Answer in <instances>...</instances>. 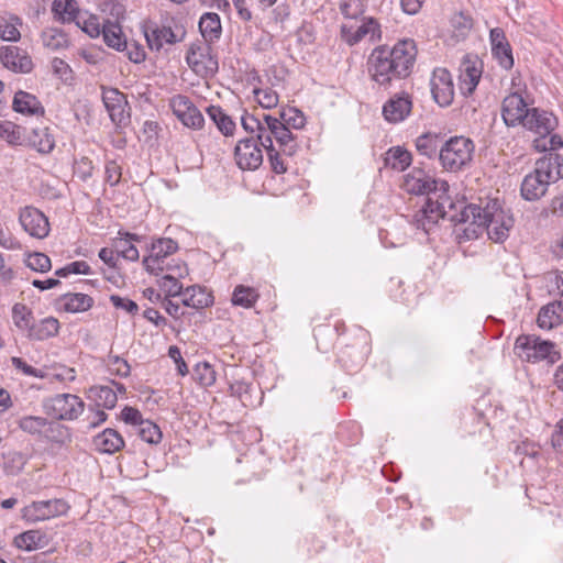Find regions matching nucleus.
I'll return each instance as SVG.
<instances>
[{
    "mask_svg": "<svg viewBox=\"0 0 563 563\" xmlns=\"http://www.w3.org/2000/svg\"><path fill=\"white\" fill-rule=\"evenodd\" d=\"M459 227V234L465 240L477 239L484 231L495 243H504L509 238L515 220L509 210L501 208L497 199L479 206H462L460 213L451 218Z\"/></svg>",
    "mask_w": 563,
    "mask_h": 563,
    "instance_id": "obj_1",
    "label": "nucleus"
},
{
    "mask_svg": "<svg viewBox=\"0 0 563 563\" xmlns=\"http://www.w3.org/2000/svg\"><path fill=\"white\" fill-rule=\"evenodd\" d=\"M416 57V43L409 38L399 41L393 48L375 47L367 60L369 76L379 86L388 87L393 80L411 74Z\"/></svg>",
    "mask_w": 563,
    "mask_h": 563,
    "instance_id": "obj_2",
    "label": "nucleus"
},
{
    "mask_svg": "<svg viewBox=\"0 0 563 563\" xmlns=\"http://www.w3.org/2000/svg\"><path fill=\"white\" fill-rule=\"evenodd\" d=\"M344 322H336L334 328L319 325L314 329V339L320 351L327 352L332 345L334 335L339 336L340 349L338 362L349 374L357 372L366 361L369 353V333L363 328H355L351 335L342 336L345 332Z\"/></svg>",
    "mask_w": 563,
    "mask_h": 563,
    "instance_id": "obj_3",
    "label": "nucleus"
},
{
    "mask_svg": "<svg viewBox=\"0 0 563 563\" xmlns=\"http://www.w3.org/2000/svg\"><path fill=\"white\" fill-rule=\"evenodd\" d=\"M563 177V156L550 153L537 159L534 168L525 176L521 186V197L527 201H537L548 191L552 183Z\"/></svg>",
    "mask_w": 563,
    "mask_h": 563,
    "instance_id": "obj_4",
    "label": "nucleus"
},
{
    "mask_svg": "<svg viewBox=\"0 0 563 563\" xmlns=\"http://www.w3.org/2000/svg\"><path fill=\"white\" fill-rule=\"evenodd\" d=\"M448 181H441L438 192L433 194L437 197L435 200L432 197H428L424 206L412 216L411 223L417 229L428 233L430 229L437 224L440 218H448L453 222L451 218L459 214L460 210L453 211V209H455V205L448 197ZM454 223L456 224L455 221Z\"/></svg>",
    "mask_w": 563,
    "mask_h": 563,
    "instance_id": "obj_5",
    "label": "nucleus"
},
{
    "mask_svg": "<svg viewBox=\"0 0 563 563\" xmlns=\"http://www.w3.org/2000/svg\"><path fill=\"white\" fill-rule=\"evenodd\" d=\"M515 354L523 362L539 363L547 361L553 365L561 360V353L555 343L542 340L534 334H521L517 338L514 346Z\"/></svg>",
    "mask_w": 563,
    "mask_h": 563,
    "instance_id": "obj_6",
    "label": "nucleus"
},
{
    "mask_svg": "<svg viewBox=\"0 0 563 563\" xmlns=\"http://www.w3.org/2000/svg\"><path fill=\"white\" fill-rule=\"evenodd\" d=\"M474 148L471 139L452 136L441 145L439 161L445 170L456 173L471 163Z\"/></svg>",
    "mask_w": 563,
    "mask_h": 563,
    "instance_id": "obj_7",
    "label": "nucleus"
},
{
    "mask_svg": "<svg viewBox=\"0 0 563 563\" xmlns=\"http://www.w3.org/2000/svg\"><path fill=\"white\" fill-rule=\"evenodd\" d=\"M186 62L191 70L202 78H212L219 70L217 55L212 53V47L206 42L191 43Z\"/></svg>",
    "mask_w": 563,
    "mask_h": 563,
    "instance_id": "obj_8",
    "label": "nucleus"
},
{
    "mask_svg": "<svg viewBox=\"0 0 563 563\" xmlns=\"http://www.w3.org/2000/svg\"><path fill=\"white\" fill-rule=\"evenodd\" d=\"M47 415L57 420H74L82 413L85 402L73 394H58L44 402Z\"/></svg>",
    "mask_w": 563,
    "mask_h": 563,
    "instance_id": "obj_9",
    "label": "nucleus"
},
{
    "mask_svg": "<svg viewBox=\"0 0 563 563\" xmlns=\"http://www.w3.org/2000/svg\"><path fill=\"white\" fill-rule=\"evenodd\" d=\"M101 99L117 128H125L131 121V108L126 96L118 88L101 87Z\"/></svg>",
    "mask_w": 563,
    "mask_h": 563,
    "instance_id": "obj_10",
    "label": "nucleus"
},
{
    "mask_svg": "<svg viewBox=\"0 0 563 563\" xmlns=\"http://www.w3.org/2000/svg\"><path fill=\"white\" fill-rule=\"evenodd\" d=\"M178 250L176 241L169 238H161L154 241L150 254L143 258V265L150 274L159 276L165 269V260Z\"/></svg>",
    "mask_w": 563,
    "mask_h": 563,
    "instance_id": "obj_11",
    "label": "nucleus"
},
{
    "mask_svg": "<svg viewBox=\"0 0 563 563\" xmlns=\"http://www.w3.org/2000/svg\"><path fill=\"white\" fill-rule=\"evenodd\" d=\"M340 35L343 42L349 46H353L365 37H368L371 42L379 41L382 31L377 20L369 16L363 18L362 24L358 26L347 23L342 24Z\"/></svg>",
    "mask_w": 563,
    "mask_h": 563,
    "instance_id": "obj_12",
    "label": "nucleus"
},
{
    "mask_svg": "<svg viewBox=\"0 0 563 563\" xmlns=\"http://www.w3.org/2000/svg\"><path fill=\"white\" fill-rule=\"evenodd\" d=\"M254 136L240 140L234 147V159L242 170H256L263 163L262 146Z\"/></svg>",
    "mask_w": 563,
    "mask_h": 563,
    "instance_id": "obj_13",
    "label": "nucleus"
},
{
    "mask_svg": "<svg viewBox=\"0 0 563 563\" xmlns=\"http://www.w3.org/2000/svg\"><path fill=\"white\" fill-rule=\"evenodd\" d=\"M265 130L272 141L275 139L278 148H280L285 156H292L297 152L296 136L278 118L271 114L265 115Z\"/></svg>",
    "mask_w": 563,
    "mask_h": 563,
    "instance_id": "obj_14",
    "label": "nucleus"
},
{
    "mask_svg": "<svg viewBox=\"0 0 563 563\" xmlns=\"http://www.w3.org/2000/svg\"><path fill=\"white\" fill-rule=\"evenodd\" d=\"M169 106L176 118L187 128L192 130L202 129L205 118L194 102L184 95L174 96Z\"/></svg>",
    "mask_w": 563,
    "mask_h": 563,
    "instance_id": "obj_15",
    "label": "nucleus"
},
{
    "mask_svg": "<svg viewBox=\"0 0 563 563\" xmlns=\"http://www.w3.org/2000/svg\"><path fill=\"white\" fill-rule=\"evenodd\" d=\"M430 173L421 167H413L410 173L404 176V188L412 195L437 194L440 183Z\"/></svg>",
    "mask_w": 563,
    "mask_h": 563,
    "instance_id": "obj_16",
    "label": "nucleus"
},
{
    "mask_svg": "<svg viewBox=\"0 0 563 563\" xmlns=\"http://www.w3.org/2000/svg\"><path fill=\"white\" fill-rule=\"evenodd\" d=\"M530 109L520 93L512 92L501 102L503 121L508 128L522 126Z\"/></svg>",
    "mask_w": 563,
    "mask_h": 563,
    "instance_id": "obj_17",
    "label": "nucleus"
},
{
    "mask_svg": "<svg viewBox=\"0 0 563 563\" xmlns=\"http://www.w3.org/2000/svg\"><path fill=\"white\" fill-rule=\"evenodd\" d=\"M430 86L433 99L439 106L446 107L452 103L454 85L448 69L442 67L435 68L430 80Z\"/></svg>",
    "mask_w": 563,
    "mask_h": 563,
    "instance_id": "obj_18",
    "label": "nucleus"
},
{
    "mask_svg": "<svg viewBox=\"0 0 563 563\" xmlns=\"http://www.w3.org/2000/svg\"><path fill=\"white\" fill-rule=\"evenodd\" d=\"M482 62L477 56L467 55L461 63L459 88L464 96L472 95L482 77Z\"/></svg>",
    "mask_w": 563,
    "mask_h": 563,
    "instance_id": "obj_19",
    "label": "nucleus"
},
{
    "mask_svg": "<svg viewBox=\"0 0 563 563\" xmlns=\"http://www.w3.org/2000/svg\"><path fill=\"white\" fill-rule=\"evenodd\" d=\"M522 126L537 134L538 137L550 135L558 126L556 117L547 110L540 108H531L528 117L523 121Z\"/></svg>",
    "mask_w": 563,
    "mask_h": 563,
    "instance_id": "obj_20",
    "label": "nucleus"
},
{
    "mask_svg": "<svg viewBox=\"0 0 563 563\" xmlns=\"http://www.w3.org/2000/svg\"><path fill=\"white\" fill-rule=\"evenodd\" d=\"M0 62L13 73L27 74L33 69V62L26 51L12 45L0 47Z\"/></svg>",
    "mask_w": 563,
    "mask_h": 563,
    "instance_id": "obj_21",
    "label": "nucleus"
},
{
    "mask_svg": "<svg viewBox=\"0 0 563 563\" xmlns=\"http://www.w3.org/2000/svg\"><path fill=\"white\" fill-rule=\"evenodd\" d=\"M23 229L33 238L44 239L49 233V223L43 212L33 207H25L19 217Z\"/></svg>",
    "mask_w": 563,
    "mask_h": 563,
    "instance_id": "obj_22",
    "label": "nucleus"
},
{
    "mask_svg": "<svg viewBox=\"0 0 563 563\" xmlns=\"http://www.w3.org/2000/svg\"><path fill=\"white\" fill-rule=\"evenodd\" d=\"M412 101L407 93H396L383 106V115L389 123L402 122L411 112Z\"/></svg>",
    "mask_w": 563,
    "mask_h": 563,
    "instance_id": "obj_23",
    "label": "nucleus"
},
{
    "mask_svg": "<svg viewBox=\"0 0 563 563\" xmlns=\"http://www.w3.org/2000/svg\"><path fill=\"white\" fill-rule=\"evenodd\" d=\"M186 32L184 30L174 32L170 26H156L145 30V37L151 49L159 51L164 44L181 42Z\"/></svg>",
    "mask_w": 563,
    "mask_h": 563,
    "instance_id": "obj_24",
    "label": "nucleus"
},
{
    "mask_svg": "<svg viewBox=\"0 0 563 563\" xmlns=\"http://www.w3.org/2000/svg\"><path fill=\"white\" fill-rule=\"evenodd\" d=\"M93 303V298L82 292H67L60 295L56 300V305L59 309L70 313L85 312L89 310Z\"/></svg>",
    "mask_w": 563,
    "mask_h": 563,
    "instance_id": "obj_25",
    "label": "nucleus"
},
{
    "mask_svg": "<svg viewBox=\"0 0 563 563\" xmlns=\"http://www.w3.org/2000/svg\"><path fill=\"white\" fill-rule=\"evenodd\" d=\"M12 109L24 115H40L45 114V109L41 101L32 93L19 90L15 92Z\"/></svg>",
    "mask_w": 563,
    "mask_h": 563,
    "instance_id": "obj_26",
    "label": "nucleus"
},
{
    "mask_svg": "<svg viewBox=\"0 0 563 563\" xmlns=\"http://www.w3.org/2000/svg\"><path fill=\"white\" fill-rule=\"evenodd\" d=\"M19 428L32 435L40 434L46 427L47 431H57L58 435H63L65 428L55 422H48L46 418L38 416H24L18 421Z\"/></svg>",
    "mask_w": 563,
    "mask_h": 563,
    "instance_id": "obj_27",
    "label": "nucleus"
},
{
    "mask_svg": "<svg viewBox=\"0 0 563 563\" xmlns=\"http://www.w3.org/2000/svg\"><path fill=\"white\" fill-rule=\"evenodd\" d=\"M118 238L113 240V246L118 256H122L123 258L135 262L140 257L139 250L133 244V242H140L141 236L134 233L119 231Z\"/></svg>",
    "mask_w": 563,
    "mask_h": 563,
    "instance_id": "obj_28",
    "label": "nucleus"
},
{
    "mask_svg": "<svg viewBox=\"0 0 563 563\" xmlns=\"http://www.w3.org/2000/svg\"><path fill=\"white\" fill-rule=\"evenodd\" d=\"M93 445L102 453L112 454L123 448L124 441L117 430L108 428L93 438Z\"/></svg>",
    "mask_w": 563,
    "mask_h": 563,
    "instance_id": "obj_29",
    "label": "nucleus"
},
{
    "mask_svg": "<svg viewBox=\"0 0 563 563\" xmlns=\"http://www.w3.org/2000/svg\"><path fill=\"white\" fill-rule=\"evenodd\" d=\"M26 144L41 154H49L55 148V137L48 128L33 129Z\"/></svg>",
    "mask_w": 563,
    "mask_h": 563,
    "instance_id": "obj_30",
    "label": "nucleus"
},
{
    "mask_svg": "<svg viewBox=\"0 0 563 563\" xmlns=\"http://www.w3.org/2000/svg\"><path fill=\"white\" fill-rule=\"evenodd\" d=\"M183 305L194 309H202L213 303L211 294L200 286H190L184 290Z\"/></svg>",
    "mask_w": 563,
    "mask_h": 563,
    "instance_id": "obj_31",
    "label": "nucleus"
},
{
    "mask_svg": "<svg viewBox=\"0 0 563 563\" xmlns=\"http://www.w3.org/2000/svg\"><path fill=\"white\" fill-rule=\"evenodd\" d=\"M199 30L206 43L218 41L222 32L219 14L213 12L203 13L199 20Z\"/></svg>",
    "mask_w": 563,
    "mask_h": 563,
    "instance_id": "obj_32",
    "label": "nucleus"
},
{
    "mask_svg": "<svg viewBox=\"0 0 563 563\" xmlns=\"http://www.w3.org/2000/svg\"><path fill=\"white\" fill-rule=\"evenodd\" d=\"M102 36L104 43L119 52L128 47L126 38L122 32L121 25L118 22L107 20L102 24Z\"/></svg>",
    "mask_w": 563,
    "mask_h": 563,
    "instance_id": "obj_33",
    "label": "nucleus"
},
{
    "mask_svg": "<svg viewBox=\"0 0 563 563\" xmlns=\"http://www.w3.org/2000/svg\"><path fill=\"white\" fill-rule=\"evenodd\" d=\"M563 306L561 302H552L542 307L538 314V325L541 329L550 330L562 322Z\"/></svg>",
    "mask_w": 563,
    "mask_h": 563,
    "instance_id": "obj_34",
    "label": "nucleus"
},
{
    "mask_svg": "<svg viewBox=\"0 0 563 563\" xmlns=\"http://www.w3.org/2000/svg\"><path fill=\"white\" fill-rule=\"evenodd\" d=\"M59 322L56 318L47 317L38 323H33L27 333L30 340L44 341L57 335Z\"/></svg>",
    "mask_w": 563,
    "mask_h": 563,
    "instance_id": "obj_35",
    "label": "nucleus"
},
{
    "mask_svg": "<svg viewBox=\"0 0 563 563\" xmlns=\"http://www.w3.org/2000/svg\"><path fill=\"white\" fill-rule=\"evenodd\" d=\"M265 113L261 117L245 113L241 118L242 128L251 133L261 145L269 141V135L266 134L265 130Z\"/></svg>",
    "mask_w": 563,
    "mask_h": 563,
    "instance_id": "obj_36",
    "label": "nucleus"
},
{
    "mask_svg": "<svg viewBox=\"0 0 563 563\" xmlns=\"http://www.w3.org/2000/svg\"><path fill=\"white\" fill-rule=\"evenodd\" d=\"M206 112L224 136H232L234 134L236 124L220 106H209Z\"/></svg>",
    "mask_w": 563,
    "mask_h": 563,
    "instance_id": "obj_37",
    "label": "nucleus"
},
{
    "mask_svg": "<svg viewBox=\"0 0 563 563\" xmlns=\"http://www.w3.org/2000/svg\"><path fill=\"white\" fill-rule=\"evenodd\" d=\"M443 140L438 134L426 133L416 140L417 151L428 158L439 157Z\"/></svg>",
    "mask_w": 563,
    "mask_h": 563,
    "instance_id": "obj_38",
    "label": "nucleus"
},
{
    "mask_svg": "<svg viewBox=\"0 0 563 563\" xmlns=\"http://www.w3.org/2000/svg\"><path fill=\"white\" fill-rule=\"evenodd\" d=\"M89 398L93 399L98 407L112 409L117 401V391L110 386H92L89 389Z\"/></svg>",
    "mask_w": 563,
    "mask_h": 563,
    "instance_id": "obj_39",
    "label": "nucleus"
},
{
    "mask_svg": "<svg viewBox=\"0 0 563 563\" xmlns=\"http://www.w3.org/2000/svg\"><path fill=\"white\" fill-rule=\"evenodd\" d=\"M14 545L18 549L32 551L43 548L45 544V534L38 530H29L14 538Z\"/></svg>",
    "mask_w": 563,
    "mask_h": 563,
    "instance_id": "obj_40",
    "label": "nucleus"
},
{
    "mask_svg": "<svg viewBox=\"0 0 563 563\" xmlns=\"http://www.w3.org/2000/svg\"><path fill=\"white\" fill-rule=\"evenodd\" d=\"M52 11L58 15L63 22H76L81 15L76 0H54Z\"/></svg>",
    "mask_w": 563,
    "mask_h": 563,
    "instance_id": "obj_41",
    "label": "nucleus"
},
{
    "mask_svg": "<svg viewBox=\"0 0 563 563\" xmlns=\"http://www.w3.org/2000/svg\"><path fill=\"white\" fill-rule=\"evenodd\" d=\"M24 128L11 121H0V137L11 146L24 144Z\"/></svg>",
    "mask_w": 563,
    "mask_h": 563,
    "instance_id": "obj_42",
    "label": "nucleus"
},
{
    "mask_svg": "<svg viewBox=\"0 0 563 563\" xmlns=\"http://www.w3.org/2000/svg\"><path fill=\"white\" fill-rule=\"evenodd\" d=\"M260 295L257 290L250 286L238 285L232 294V303L243 308H252L257 301Z\"/></svg>",
    "mask_w": 563,
    "mask_h": 563,
    "instance_id": "obj_43",
    "label": "nucleus"
},
{
    "mask_svg": "<svg viewBox=\"0 0 563 563\" xmlns=\"http://www.w3.org/2000/svg\"><path fill=\"white\" fill-rule=\"evenodd\" d=\"M43 44L51 49H60L68 46L67 34L57 27H49L42 32Z\"/></svg>",
    "mask_w": 563,
    "mask_h": 563,
    "instance_id": "obj_44",
    "label": "nucleus"
},
{
    "mask_svg": "<svg viewBox=\"0 0 563 563\" xmlns=\"http://www.w3.org/2000/svg\"><path fill=\"white\" fill-rule=\"evenodd\" d=\"M22 24V20L18 15H10L0 21V38L8 42H18L21 33L18 29Z\"/></svg>",
    "mask_w": 563,
    "mask_h": 563,
    "instance_id": "obj_45",
    "label": "nucleus"
},
{
    "mask_svg": "<svg viewBox=\"0 0 563 563\" xmlns=\"http://www.w3.org/2000/svg\"><path fill=\"white\" fill-rule=\"evenodd\" d=\"M386 161L391 165L394 169L402 172L410 166L412 156L411 153L408 152L407 150L400 146H396L391 147L387 152Z\"/></svg>",
    "mask_w": 563,
    "mask_h": 563,
    "instance_id": "obj_46",
    "label": "nucleus"
},
{
    "mask_svg": "<svg viewBox=\"0 0 563 563\" xmlns=\"http://www.w3.org/2000/svg\"><path fill=\"white\" fill-rule=\"evenodd\" d=\"M12 319L16 328L30 331L33 324V313L24 303H15L12 307Z\"/></svg>",
    "mask_w": 563,
    "mask_h": 563,
    "instance_id": "obj_47",
    "label": "nucleus"
},
{
    "mask_svg": "<svg viewBox=\"0 0 563 563\" xmlns=\"http://www.w3.org/2000/svg\"><path fill=\"white\" fill-rule=\"evenodd\" d=\"M453 35L456 40H464L473 27V20L463 12L455 13L451 19Z\"/></svg>",
    "mask_w": 563,
    "mask_h": 563,
    "instance_id": "obj_48",
    "label": "nucleus"
},
{
    "mask_svg": "<svg viewBox=\"0 0 563 563\" xmlns=\"http://www.w3.org/2000/svg\"><path fill=\"white\" fill-rule=\"evenodd\" d=\"M261 146L266 150L272 170L276 174H284L287 170V166L282 158L284 154L280 148H276L271 139Z\"/></svg>",
    "mask_w": 563,
    "mask_h": 563,
    "instance_id": "obj_49",
    "label": "nucleus"
},
{
    "mask_svg": "<svg viewBox=\"0 0 563 563\" xmlns=\"http://www.w3.org/2000/svg\"><path fill=\"white\" fill-rule=\"evenodd\" d=\"M283 123H285L289 129L299 130L302 129L306 124V118L303 113L294 107H289L286 109H283L279 112L278 118Z\"/></svg>",
    "mask_w": 563,
    "mask_h": 563,
    "instance_id": "obj_50",
    "label": "nucleus"
},
{
    "mask_svg": "<svg viewBox=\"0 0 563 563\" xmlns=\"http://www.w3.org/2000/svg\"><path fill=\"white\" fill-rule=\"evenodd\" d=\"M137 434L144 442L150 444L159 443L163 437L159 427L150 420L141 422V426L137 427Z\"/></svg>",
    "mask_w": 563,
    "mask_h": 563,
    "instance_id": "obj_51",
    "label": "nucleus"
},
{
    "mask_svg": "<svg viewBox=\"0 0 563 563\" xmlns=\"http://www.w3.org/2000/svg\"><path fill=\"white\" fill-rule=\"evenodd\" d=\"M194 377L201 386H211L216 382V371L208 362H199L194 367Z\"/></svg>",
    "mask_w": 563,
    "mask_h": 563,
    "instance_id": "obj_52",
    "label": "nucleus"
},
{
    "mask_svg": "<svg viewBox=\"0 0 563 563\" xmlns=\"http://www.w3.org/2000/svg\"><path fill=\"white\" fill-rule=\"evenodd\" d=\"M339 9L343 16L349 20H357L365 12L362 0H340Z\"/></svg>",
    "mask_w": 563,
    "mask_h": 563,
    "instance_id": "obj_53",
    "label": "nucleus"
},
{
    "mask_svg": "<svg viewBox=\"0 0 563 563\" xmlns=\"http://www.w3.org/2000/svg\"><path fill=\"white\" fill-rule=\"evenodd\" d=\"M180 277H177L173 274H165L162 276L159 280V286L165 292V297H176V296H183V285L179 282Z\"/></svg>",
    "mask_w": 563,
    "mask_h": 563,
    "instance_id": "obj_54",
    "label": "nucleus"
},
{
    "mask_svg": "<svg viewBox=\"0 0 563 563\" xmlns=\"http://www.w3.org/2000/svg\"><path fill=\"white\" fill-rule=\"evenodd\" d=\"M532 146L538 152L555 151L563 147V139L559 134L551 133L548 136L536 137Z\"/></svg>",
    "mask_w": 563,
    "mask_h": 563,
    "instance_id": "obj_55",
    "label": "nucleus"
},
{
    "mask_svg": "<svg viewBox=\"0 0 563 563\" xmlns=\"http://www.w3.org/2000/svg\"><path fill=\"white\" fill-rule=\"evenodd\" d=\"M23 518L26 521L36 522L51 518V512H45V505L41 501H33L23 509Z\"/></svg>",
    "mask_w": 563,
    "mask_h": 563,
    "instance_id": "obj_56",
    "label": "nucleus"
},
{
    "mask_svg": "<svg viewBox=\"0 0 563 563\" xmlns=\"http://www.w3.org/2000/svg\"><path fill=\"white\" fill-rule=\"evenodd\" d=\"M76 24L90 37H98L102 33V25L96 15H80L76 20Z\"/></svg>",
    "mask_w": 563,
    "mask_h": 563,
    "instance_id": "obj_57",
    "label": "nucleus"
},
{
    "mask_svg": "<svg viewBox=\"0 0 563 563\" xmlns=\"http://www.w3.org/2000/svg\"><path fill=\"white\" fill-rule=\"evenodd\" d=\"M29 268L35 272L45 273L52 267L51 258L44 253L30 254L25 261Z\"/></svg>",
    "mask_w": 563,
    "mask_h": 563,
    "instance_id": "obj_58",
    "label": "nucleus"
},
{
    "mask_svg": "<svg viewBox=\"0 0 563 563\" xmlns=\"http://www.w3.org/2000/svg\"><path fill=\"white\" fill-rule=\"evenodd\" d=\"M122 177V166L115 159H109L104 165V180L111 187L120 184Z\"/></svg>",
    "mask_w": 563,
    "mask_h": 563,
    "instance_id": "obj_59",
    "label": "nucleus"
},
{
    "mask_svg": "<svg viewBox=\"0 0 563 563\" xmlns=\"http://www.w3.org/2000/svg\"><path fill=\"white\" fill-rule=\"evenodd\" d=\"M5 468L12 473H18L23 470L26 464L25 454L18 451H9L3 455Z\"/></svg>",
    "mask_w": 563,
    "mask_h": 563,
    "instance_id": "obj_60",
    "label": "nucleus"
},
{
    "mask_svg": "<svg viewBox=\"0 0 563 563\" xmlns=\"http://www.w3.org/2000/svg\"><path fill=\"white\" fill-rule=\"evenodd\" d=\"M494 57L498 60V64L506 70H509L514 66V56L510 44H505L492 49Z\"/></svg>",
    "mask_w": 563,
    "mask_h": 563,
    "instance_id": "obj_61",
    "label": "nucleus"
},
{
    "mask_svg": "<svg viewBox=\"0 0 563 563\" xmlns=\"http://www.w3.org/2000/svg\"><path fill=\"white\" fill-rule=\"evenodd\" d=\"M254 95L262 108L272 109L278 104V95L272 88L254 89Z\"/></svg>",
    "mask_w": 563,
    "mask_h": 563,
    "instance_id": "obj_62",
    "label": "nucleus"
},
{
    "mask_svg": "<svg viewBox=\"0 0 563 563\" xmlns=\"http://www.w3.org/2000/svg\"><path fill=\"white\" fill-rule=\"evenodd\" d=\"M109 371L111 374L120 377H128L131 372L129 363L120 356H111L109 361Z\"/></svg>",
    "mask_w": 563,
    "mask_h": 563,
    "instance_id": "obj_63",
    "label": "nucleus"
},
{
    "mask_svg": "<svg viewBox=\"0 0 563 563\" xmlns=\"http://www.w3.org/2000/svg\"><path fill=\"white\" fill-rule=\"evenodd\" d=\"M515 454L518 456H527L533 460H538V457L541 455V452L540 448L536 443L522 441L516 445Z\"/></svg>",
    "mask_w": 563,
    "mask_h": 563,
    "instance_id": "obj_64",
    "label": "nucleus"
}]
</instances>
